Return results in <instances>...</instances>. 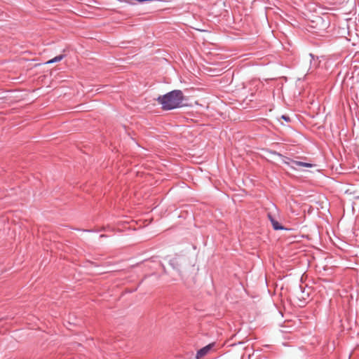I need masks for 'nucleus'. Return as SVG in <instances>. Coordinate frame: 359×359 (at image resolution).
I'll return each mask as SVG.
<instances>
[{
    "label": "nucleus",
    "mask_w": 359,
    "mask_h": 359,
    "mask_svg": "<svg viewBox=\"0 0 359 359\" xmlns=\"http://www.w3.org/2000/svg\"><path fill=\"white\" fill-rule=\"evenodd\" d=\"M184 95L180 90H172L163 95H159L156 101L163 110H171L182 106Z\"/></svg>",
    "instance_id": "f257e3e1"
},
{
    "label": "nucleus",
    "mask_w": 359,
    "mask_h": 359,
    "mask_svg": "<svg viewBox=\"0 0 359 359\" xmlns=\"http://www.w3.org/2000/svg\"><path fill=\"white\" fill-rule=\"evenodd\" d=\"M290 162L284 161L285 164H287L290 167L292 168H294L295 165L297 166H302L306 168H312L313 167V164L309 163H305L302 161H295V160H290L289 159Z\"/></svg>",
    "instance_id": "f03ea898"
},
{
    "label": "nucleus",
    "mask_w": 359,
    "mask_h": 359,
    "mask_svg": "<svg viewBox=\"0 0 359 359\" xmlns=\"http://www.w3.org/2000/svg\"><path fill=\"white\" fill-rule=\"evenodd\" d=\"M296 294L300 300H306L309 297V292L306 291V287H304L301 285H299L298 289L296 291Z\"/></svg>",
    "instance_id": "7ed1b4c3"
},
{
    "label": "nucleus",
    "mask_w": 359,
    "mask_h": 359,
    "mask_svg": "<svg viewBox=\"0 0 359 359\" xmlns=\"http://www.w3.org/2000/svg\"><path fill=\"white\" fill-rule=\"evenodd\" d=\"M214 344H210L197 351L196 359H201L212 348Z\"/></svg>",
    "instance_id": "20e7f679"
},
{
    "label": "nucleus",
    "mask_w": 359,
    "mask_h": 359,
    "mask_svg": "<svg viewBox=\"0 0 359 359\" xmlns=\"http://www.w3.org/2000/svg\"><path fill=\"white\" fill-rule=\"evenodd\" d=\"M271 224H272V226L273 228L275 229V230H282V229H284L283 226H281L278 221H276V219H271Z\"/></svg>",
    "instance_id": "39448f33"
},
{
    "label": "nucleus",
    "mask_w": 359,
    "mask_h": 359,
    "mask_svg": "<svg viewBox=\"0 0 359 359\" xmlns=\"http://www.w3.org/2000/svg\"><path fill=\"white\" fill-rule=\"evenodd\" d=\"M64 58V55H59L56 57H55L54 58L50 60L49 61H48L46 63L47 64H51V63H54V62H60L61 61L62 59Z\"/></svg>",
    "instance_id": "423d86ee"
},
{
    "label": "nucleus",
    "mask_w": 359,
    "mask_h": 359,
    "mask_svg": "<svg viewBox=\"0 0 359 359\" xmlns=\"http://www.w3.org/2000/svg\"><path fill=\"white\" fill-rule=\"evenodd\" d=\"M281 118H282L283 119H284V120H285V121H287V122L290 121V117H289V116H286V115H283V116H281Z\"/></svg>",
    "instance_id": "0eeeda50"
},
{
    "label": "nucleus",
    "mask_w": 359,
    "mask_h": 359,
    "mask_svg": "<svg viewBox=\"0 0 359 359\" xmlns=\"http://www.w3.org/2000/svg\"><path fill=\"white\" fill-rule=\"evenodd\" d=\"M268 218L271 222V219H275L271 213H268Z\"/></svg>",
    "instance_id": "6e6552de"
},
{
    "label": "nucleus",
    "mask_w": 359,
    "mask_h": 359,
    "mask_svg": "<svg viewBox=\"0 0 359 359\" xmlns=\"http://www.w3.org/2000/svg\"><path fill=\"white\" fill-rule=\"evenodd\" d=\"M318 20L320 21V22H323V20L321 18H319Z\"/></svg>",
    "instance_id": "1a4fd4ad"
},
{
    "label": "nucleus",
    "mask_w": 359,
    "mask_h": 359,
    "mask_svg": "<svg viewBox=\"0 0 359 359\" xmlns=\"http://www.w3.org/2000/svg\"><path fill=\"white\" fill-rule=\"evenodd\" d=\"M309 55H310L311 57H312V58L313 57L312 54H310Z\"/></svg>",
    "instance_id": "9d476101"
},
{
    "label": "nucleus",
    "mask_w": 359,
    "mask_h": 359,
    "mask_svg": "<svg viewBox=\"0 0 359 359\" xmlns=\"http://www.w3.org/2000/svg\"><path fill=\"white\" fill-rule=\"evenodd\" d=\"M100 237H105V236L102 234V235H100Z\"/></svg>",
    "instance_id": "9b49d317"
},
{
    "label": "nucleus",
    "mask_w": 359,
    "mask_h": 359,
    "mask_svg": "<svg viewBox=\"0 0 359 359\" xmlns=\"http://www.w3.org/2000/svg\"><path fill=\"white\" fill-rule=\"evenodd\" d=\"M358 198H359V196Z\"/></svg>",
    "instance_id": "f8f14e48"
}]
</instances>
